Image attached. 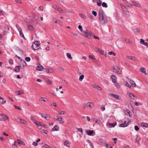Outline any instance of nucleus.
Wrapping results in <instances>:
<instances>
[{
	"label": "nucleus",
	"instance_id": "obj_60",
	"mask_svg": "<svg viewBox=\"0 0 148 148\" xmlns=\"http://www.w3.org/2000/svg\"><path fill=\"white\" fill-rule=\"evenodd\" d=\"M143 125L144 127H148V124L147 123H143Z\"/></svg>",
	"mask_w": 148,
	"mask_h": 148
},
{
	"label": "nucleus",
	"instance_id": "obj_35",
	"mask_svg": "<svg viewBox=\"0 0 148 148\" xmlns=\"http://www.w3.org/2000/svg\"><path fill=\"white\" fill-rule=\"evenodd\" d=\"M67 56L68 58L71 59H72V58L71 57V55L70 53H67Z\"/></svg>",
	"mask_w": 148,
	"mask_h": 148
},
{
	"label": "nucleus",
	"instance_id": "obj_15",
	"mask_svg": "<svg viewBox=\"0 0 148 148\" xmlns=\"http://www.w3.org/2000/svg\"><path fill=\"white\" fill-rule=\"evenodd\" d=\"M107 125L108 126H110V127H114L116 125V123L115 122L114 123H107Z\"/></svg>",
	"mask_w": 148,
	"mask_h": 148
},
{
	"label": "nucleus",
	"instance_id": "obj_27",
	"mask_svg": "<svg viewBox=\"0 0 148 148\" xmlns=\"http://www.w3.org/2000/svg\"><path fill=\"white\" fill-rule=\"evenodd\" d=\"M127 58L131 60H135V57H132L131 56H127Z\"/></svg>",
	"mask_w": 148,
	"mask_h": 148
},
{
	"label": "nucleus",
	"instance_id": "obj_40",
	"mask_svg": "<svg viewBox=\"0 0 148 148\" xmlns=\"http://www.w3.org/2000/svg\"><path fill=\"white\" fill-rule=\"evenodd\" d=\"M125 85L126 86H127L128 87L130 88H131V86L127 82H125Z\"/></svg>",
	"mask_w": 148,
	"mask_h": 148
},
{
	"label": "nucleus",
	"instance_id": "obj_29",
	"mask_svg": "<svg viewBox=\"0 0 148 148\" xmlns=\"http://www.w3.org/2000/svg\"><path fill=\"white\" fill-rule=\"evenodd\" d=\"M35 124L37 126L39 127L41 125H43L42 124V123H41L40 122H38L37 121L36 123Z\"/></svg>",
	"mask_w": 148,
	"mask_h": 148
},
{
	"label": "nucleus",
	"instance_id": "obj_34",
	"mask_svg": "<svg viewBox=\"0 0 148 148\" xmlns=\"http://www.w3.org/2000/svg\"><path fill=\"white\" fill-rule=\"evenodd\" d=\"M102 5L103 7L106 8H107L108 7L107 4L105 2H103L102 3Z\"/></svg>",
	"mask_w": 148,
	"mask_h": 148
},
{
	"label": "nucleus",
	"instance_id": "obj_32",
	"mask_svg": "<svg viewBox=\"0 0 148 148\" xmlns=\"http://www.w3.org/2000/svg\"><path fill=\"white\" fill-rule=\"evenodd\" d=\"M45 82L48 85L52 84L51 82L49 80H47L45 81Z\"/></svg>",
	"mask_w": 148,
	"mask_h": 148
},
{
	"label": "nucleus",
	"instance_id": "obj_37",
	"mask_svg": "<svg viewBox=\"0 0 148 148\" xmlns=\"http://www.w3.org/2000/svg\"><path fill=\"white\" fill-rule=\"evenodd\" d=\"M58 113L60 114H65L66 113V112L64 111H60Z\"/></svg>",
	"mask_w": 148,
	"mask_h": 148
},
{
	"label": "nucleus",
	"instance_id": "obj_42",
	"mask_svg": "<svg viewBox=\"0 0 148 148\" xmlns=\"http://www.w3.org/2000/svg\"><path fill=\"white\" fill-rule=\"evenodd\" d=\"M97 3L98 6H100L101 4V2L100 1L97 0Z\"/></svg>",
	"mask_w": 148,
	"mask_h": 148
},
{
	"label": "nucleus",
	"instance_id": "obj_57",
	"mask_svg": "<svg viewBox=\"0 0 148 148\" xmlns=\"http://www.w3.org/2000/svg\"><path fill=\"white\" fill-rule=\"evenodd\" d=\"M41 132L45 134H47V130H41Z\"/></svg>",
	"mask_w": 148,
	"mask_h": 148
},
{
	"label": "nucleus",
	"instance_id": "obj_17",
	"mask_svg": "<svg viewBox=\"0 0 148 148\" xmlns=\"http://www.w3.org/2000/svg\"><path fill=\"white\" fill-rule=\"evenodd\" d=\"M111 77L112 79V82H113L114 83L116 82V78L115 75H112L111 76Z\"/></svg>",
	"mask_w": 148,
	"mask_h": 148
},
{
	"label": "nucleus",
	"instance_id": "obj_62",
	"mask_svg": "<svg viewBox=\"0 0 148 148\" xmlns=\"http://www.w3.org/2000/svg\"><path fill=\"white\" fill-rule=\"evenodd\" d=\"M89 57L91 59H93V60L95 59V58L93 56H90Z\"/></svg>",
	"mask_w": 148,
	"mask_h": 148
},
{
	"label": "nucleus",
	"instance_id": "obj_28",
	"mask_svg": "<svg viewBox=\"0 0 148 148\" xmlns=\"http://www.w3.org/2000/svg\"><path fill=\"white\" fill-rule=\"evenodd\" d=\"M31 120L35 124L37 122V121L36 120V119L33 116L31 117L30 118Z\"/></svg>",
	"mask_w": 148,
	"mask_h": 148
},
{
	"label": "nucleus",
	"instance_id": "obj_24",
	"mask_svg": "<svg viewBox=\"0 0 148 148\" xmlns=\"http://www.w3.org/2000/svg\"><path fill=\"white\" fill-rule=\"evenodd\" d=\"M123 10L126 15H128L129 13L128 11L126 8Z\"/></svg>",
	"mask_w": 148,
	"mask_h": 148
},
{
	"label": "nucleus",
	"instance_id": "obj_12",
	"mask_svg": "<svg viewBox=\"0 0 148 148\" xmlns=\"http://www.w3.org/2000/svg\"><path fill=\"white\" fill-rule=\"evenodd\" d=\"M140 43L141 44L146 46L148 48V43L145 42L144 40L142 39H140Z\"/></svg>",
	"mask_w": 148,
	"mask_h": 148
},
{
	"label": "nucleus",
	"instance_id": "obj_63",
	"mask_svg": "<svg viewBox=\"0 0 148 148\" xmlns=\"http://www.w3.org/2000/svg\"><path fill=\"white\" fill-rule=\"evenodd\" d=\"M120 5L122 8V10L124 9L125 8V7L123 4H121Z\"/></svg>",
	"mask_w": 148,
	"mask_h": 148
},
{
	"label": "nucleus",
	"instance_id": "obj_58",
	"mask_svg": "<svg viewBox=\"0 0 148 148\" xmlns=\"http://www.w3.org/2000/svg\"><path fill=\"white\" fill-rule=\"evenodd\" d=\"M39 10H40L43 11V7L42 6H41L39 8Z\"/></svg>",
	"mask_w": 148,
	"mask_h": 148
},
{
	"label": "nucleus",
	"instance_id": "obj_61",
	"mask_svg": "<svg viewBox=\"0 0 148 148\" xmlns=\"http://www.w3.org/2000/svg\"><path fill=\"white\" fill-rule=\"evenodd\" d=\"M9 62L10 64H12L13 63V61L12 59H9Z\"/></svg>",
	"mask_w": 148,
	"mask_h": 148
},
{
	"label": "nucleus",
	"instance_id": "obj_1",
	"mask_svg": "<svg viewBox=\"0 0 148 148\" xmlns=\"http://www.w3.org/2000/svg\"><path fill=\"white\" fill-rule=\"evenodd\" d=\"M103 11L101 9L99 11V18L101 21H103V23H105L107 21L106 17L103 16Z\"/></svg>",
	"mask_w": 148,
	"mask_h": 148
},
{
	"label": "nucleus",
	"instance_id": "obj_33",
	"mask_svg": "<svg viewBox=\"0 0 148 148\" xmlns=\"http://www.w3.org/2000/svg\"><path fill=\"white\" fill-rule=\"evenodd\" d=\"M129 95L132 99H134L135 96L134 95H133L132 94V93H129Z\"/></svg>",
	"mask_w": 148,
	"mask_h": 148
},
{
	"label": "nucleus",
	"instance_id": "obj_50",
	"mask_svg": "<svg viewBox=\"0 0 148 148\" xmlns=\"http://www.w3.org/2000/svg\"><path fill=\"white\" fill-rule=\"evenodd\" d=\"M92 14L95 16H96L97 15V13L96 12L94 11H92Z\"/></svg>",
	"mask_w": 148,
	"mask_h": 148
},
{
	"label": "nucleus",
	"instance_id": "obj_51",
	"mask_svg": "<svg viewBox=\"0 0 148 148\" xmlns=\"http://www.w3.org/2000/svg\"><path fill=\"white\" fill-rule=\"evenodd\" d=\"M134 129L135 130L137 131L139 130V128L136 125L134 127Z\"/></svg>",
	"mask_w": 148,
	"mask_h": 148
},
{
	"label": "nucleus",
	"instance_id": "obj_48",
	"mask_svg": "<svg viewBox=\"0 0 148 148\" xmlns=\"http://www.w3.org/2000/svg\"><path fill=\"white\" fill-rule=\"evenodd\" d=\"M88 34L91 35L93 36V35H94L90 31H88Z\"/></svg>",
	"mask_w": 148,
	"mask_h": 148
},
{
	"label": "nucleus",
	"instance_id": "obj_5",
	"mask_svg": "<svg viewBox=\"0 0 148 148\" xmlns=\"http://www.w3.org/2000/svg\"><path fill=\"white\" fill-rule=\"evenodd\" d=\"M84 107V108L85 109L88 107L92 108L94 107V104L92 102H88L85 104Z\"/></svg>",
	"mask_w": 148,
	"mask_h": 148
},
{
	"label": "nucleus",
	"instance_id": "obj_55",
	"mask_svg": "<svg viewBox=\"0 0 148 148\" xmlns=\"http://www.w3.org/2000/svg\"><path fill=\"white\" fill-rule=\"evenodd\" d=\"M78 28L82 32H83L82 28V26L79 25L78 26Z\"/></svg>",
	"mask_w": 148,
	"mask_h": 148
},
{
	"label": "nucleus",
	"instance_id": "obj_59",
	"mask_svg": "<svg viewBox=\"0 0 148 148\" xmlns=\"http://www.w3.org/2000/svg\"><path fill=\"white\" fill-rule=\"evenodd\" d=\"M32 25H29L28 26V28L29 29L31 30L32 29Z\"/></svg>",
	"mask_w": 148,
	"mask_h": 148
},
{
	"label": "nucleus",
	"instance_id": "obj_21",
	"mask_svg": "<svg viewBox=\"0 0 148 148\" xmlns=\"http://www.w3.org/2000/svg\"><path fill=\"white\" fill-rule=\"evenodd\" d=\"M132 3H133V5H134V6L138 7L139 8H140L141 7L140 5L139 4L135 2H132Z\"/></svg>",
	"mask_w": 148,
	"mask_h": 148
},
{
	"label": "nucleus",
	"instance_id": "obj_25",
	"mask_svg": "<svg viewBox=\"0 0 148 148\" xmlns=\"http://www.w3.org/2000/svg\"><path fill=\"white\" fill-rule=\"evenodd\" d=\"M21 63L22 64V65L23 66V67H24L26 66V64L24 60H21Z\"/></svg>",
	"mask_w": 148,
	"mask_h": 148
},
{
	"label": "nucleus",
	"instance_id": "obj_43",
	"mask_svg": "<svg viewBox=\"0 0 148 148\" xmlns=\"http://www.w3.org/2000/svg\"><path fill=\"white\" fill-rule=\"evenodd\" d=\"M79 15L83 18L85 19L86 18V16L83 14H79Z\"/></svg>",
	"mask_w": 148,
	"mask_h": 148
},
{
	"label": "nucleus",
	"instance_id": "obj_46",
	"mask_svg": "<svg viewBox=\"0 0 148 148\" xmlns=\"http://www.w3.org/2000/svg\"><path fill=\"white\" fill-rule=\"evenodd\" d=\"M25 60L26 61L29 62L30 60V58L29 57H27L25 58Z\"/></svg>",
	"mask_w": 148,
	"mask_h": 148
},
{
	"label": "nucleus",
	"instance_id": "obj_20",
	"mask_svg": "<svg viewBox=\"0 0 148 148\" xmlns=\"http://www.w3.org/2000/svg\"><path fill=\"white\" fill-rule=\"evenodd\" d=\"M17 28L18 29L19 31L20 36L23 37L24 38V35L23 33H22V31L21 30H20V28L19 27H18Z\"/></svg>",
	"mask_w": 148,
	"mask_h": 148
},
{
	"label": "nucleus",
	"instance_id": "obj_9",
	"mask_svg": "<svg viewBox=\"0 0 148 148\" xmlns=\"http://www.w3.org/2000/svg\"><path fill=\"white\" fill-rule=\"evenodd\" d=\"M86 134L88 135L93 136L95 134H93L94 133V132L93 130H87L86 132Z\"/></svg>",
	"mask_w": 148,
	"mask_h": 148
},
{
	"label": "nucleus",
	"instance_id": "obj_44",
	"mask_svg": "<svg viewBox=\"0 0 148 148\" xmlns=\"http://www.w3.org/2000/svg\"><path fill=\"white\" fill-rule=\"evenodd\" d=\"M108 54L110 55L113 54L114 56H116V54L113 51H110L109 52Z\"/></svg>",
	"mask_w": 148,
	"mask_h": 148
},
{
	"label": "nucleus",
	"instance_id": "obj_31",
	"mask_svg": "<svg viewBox=\"0 0 148 148\" xmlns=\"http://www.w3.org/2000/svg\"><path fill=\"white\" fill-rule=\"evenodd\" d=\"M69 141L68 140H66L64 144L65 145H66L67 147H69Z\"/></svg>",
	"mask_w": 148,
	"mask_h": 148
},
{
	"label": "nucleus",
	"instance_id": "obj_38",
	"mask_svg": "<svg viewBox=\"0 0 148 148\" xmlns=\"http://www.w3.org/2000/svg\"><path fill=\"white\" fill-rule=\"evenodd\" d=\"M88 30L86 31V32L85 31H83L82 32L83 33V34L85 36H86V35L88 34Z\"/></svg>",
	"mask_w": 148,
	"mask_h": 148
},
{
	"label": "nucleus",
	"instance_id": "obj_52",
	"mask_svg": "<svg viewBox=\"0 0 148 148\" xmlns=\"http://www.w3.org/2000/svg\"><path fill=\"white\" fill-rule=\"evenodd\" d=\"M14 106L15 108L16 109H17L19 110H21V108H20L19 107H18V106H16L15 105H14Z\"/></svg>",
	"mask_w": 148,
	"mask_h": 148
},
{
	"label": "nucleus",
	"instance_id": "obj_39",
	"mask_svg": "<svg viewBox=\"0 0 148 148\" xmlns=\"http://www.w3.org/2000/svg\"><path fill=\"white\" fill-rule=\"evenodd\" d=\"M84 75H82L80 76L79 80L80 81H81L84 78Z\"/></svg>",
	"mask_w": 148,
	"mask_h": 148
},
{
	"label": "nucleus",
	"instance_id": "obj_10",
	"mask_svg": "<svg viewBox=\"0 0 148 148\" xmlns=\"http://www.w3.org/2000/svg\"><path fill=\"white\" fill-rule=\"evenodd\" d=\"M16 120L19 123H21L24 124H25L26 123V122L25 121L21 119L18 118L16 119Z\"/></svg>",
	"mask_w": 148,
	"mask_h": 148
},
{
	"label": "nucleus",
	"instance_id": "obj_30",
	"mask_svg": "<svg viewBox=\"0 0 148 148\" xmlns=\"http://www.w3.org/2000/svg\"><path fill=\"white\" fill-rule=\"evenodd\" d=\"M45 72L47 73H51L53 72V71L51 69H47L45 71Z\"/></svg>",
	"mask_w": 148,
	"mask_h": 148
},
{
	"label": "nucleus",
	"instance_id": "obj_6",
	"mask_svg": "<svg viewBox=\"0 0 148 148\" xmlns=\"http://www.w3.org/2000/svg\"><path fill=\"white\" fill-rule=\"evenodd\" d=\"M53 8L55 9L56 10L60 12V13H63V10L58 6L56 5H54L53 6Z\"/></svg>",
	"mask_w": 148,
	"mask_h": 148
},
{
	"label": "nucleus",
	"instance_id": "obj_18",
	"mask_svg": "<svg viewBox=\"0 0 148 148\" xmlns=\"http://www.w3.org/2000/svg\"><path fill=\"white\" fill-rule=\"evenodd\" d=\"M20 68H21V66H17L15 67L14 71L16 72H18L19 71Z\"/></svg>",
	"mask_w": 148,
	"mask_h": 148
},
{
	"label": "nucleus",
	"instance_id": "obj_7",
	"mask_svg": "<svg viewBox=\"0 0 148 148\" xmlns=\"http://www.w3.org/2000/svg\"><path fill=\"white\" fill-rule=\"evenodd\" d=\"M40 114L42 117L44 118L47 120H50V116L49 115L47 114L42 113H41Z\"/></svg>",
	"mask_w": 148,
	"mask_h": 148
},
{
	"label": "nucleus",
	"instance_id": "obj_54",
	"mask_svg": "<svg viewBox=\"0 0 148 148\" xmlns=\"http://www.w3.org/2000/svg\"><path fill=\"white\" fill-rule=\"evenodd\" d=\"M22 92L21 90H19L17 92V95H20V94H22Z\"/></svg>",
	"mask_w": 148,
	"mask_h": 148
},
{
	"label": "nucleus",
	"instance_id": "obj_4",
	"mask_svg": "<svg viewBox=\"0 0 148 148\" xmlns=\"http://www.w3.org/2000/svg\"><path fill=\"white\" fill-rule=\"evenodd\" d=\"M113 70L115 72H116L118 74H121V71L120 70L119 68L117 66H114L113 67Z\"/></svg>",
	"mask_w": 148,
	"mask_h": 148
},
{
	"label": "nucleus",
	"instance_id": "obj_19",
	"mask_svg": "<svg viewBox=\"0 0 148 148\" xmlns=\"http://www.w3.org/2000/svg\"><path fill=\"white\" fill-rule=\"evenodd\" d=\"M93 87L99 90H101L102 89L100 86H98V85L94 84L93 86Z\"/></svg>",
	"mask_w": 148,
	"mask_h": 148
},
{
	"label": "nucleus",
	"instance_id": "obj_23",
	"mask_svg": "<svg viewBox=\"0 0 148 148\" xmlns=\"http://www.w3.org/2000/svg\"><path fill=\"white\" fill-rule=\"evenodd\" d=\"M6 102V100H4L3 98L0 100V103L2 104H4Z\"/></svg>",
	"mask_w": 148,
	"mask_h": 148
},
{
	"label": "nucleus",
	"instance_id": "obj_36",
	"mask_svg": "<svg viewBox=\"0 0 148 148\" xmlns=\"http://www.w3.org/2000/svg\"><path fill=\"white\" fill-rule=\"evenodd\" d=\"M133 31L135 33H137L140 32L139 30L136 28H134L133 29Z\"/></svg>",
	"mask_w": 148,
	"mask_h": 148
},
{
	"label": "nucleus",
	"instance_id": "obj_56",
	"mask_svg": "<svg viewBox=\"0 0 148 148\" xmlns=\"http://www.w3.org/2000/svg\"><path fill=\"white\" fill-rule=\"evenodd\" d=\"M45 99H46L45 98L41 97L40 100L42 101H44V102H45Z\"/></svg>",
	"mask_w": 148,
	"mask_h": 148
},
{
	"label": "nucleus",
	"instance_id": "obj_11",
	"mask_svg": "<svg viewBox=\"0 0 148 148\" xmlns=\"http://www.w3.org/2000/svg\"><path fill=\"white\" fill-rule=\"evenodd\" d=\"M54 119L59 121V123L61 124H63L64 123V121L62 120V118L60 117H58L57 119L54 118Z\"/></svg>",
	"mask_w": 148,
	"mask_h": 148
},
{
	"label": "nucleus",
	"instance_id": "obj_47",
	"mask_svg": "<svg viewBox=\"0 0 148 148\" xmlns=\"http://www.w3.org/2000/svg\"><path fill=\"white\" fill-rule=\"evenodd\" d=\"M53 21L55 23H58L59 20L55 18H53Z\"/></svg>",
	"mask_w": 148,
	"mask_h": 148
},
{
	"label": "nucleus",
	"instance_id": "obj_49",
	"mask_svg": "<svg viewBox=\"0 0 148 148\" xmlns=\"http://www.w3.org/2000/svg\"><path fill=\"white\" fill-rule=\"evenodd\" d=\"M115 85L116 86L117 88H119L120 87V86L116 82H114Z\"/></svg>",
	"mask_w": 148,
	"mask_h": 148
},
{
	"label": "nucleus",
	"instance_id": "obj_26",
	"mask_svg": "<svg viewBox=\"0 0 148 148\" xmlns=\"http://www.w3.org/2000/svg\"><path fill=\"white\" fill-rule=\"evenodd\" d=\"M17 142L18 144L21 145V144H22L23 145H25V143H23V142H22L21 140L18 139V140H17Z\"/></svg>",
	"mask_w": 148,
	"mask_h": 148
},
{
	"label": "nucleus",
	"instance_id": "obj_13",
	"mask_svg": "<svg viewBox=\"0 0 148 148\" xmlns=\"http://www.w3.org/2000/svg\"><path fill=\"white\" fill-rule=\"evenodd\" d=\"M44 69L43 67L40 65L36 67V69L38 71H42Z\"/></svg>",
	"mask_w": 148,
	"mask_h": 148
},
{
	"label": "nucleus",
	"instance_id": "obj_2",
	"mask_svg": "<svg viewBox=\"0 0 148 148\" xmlns=\"http://www.w3.org/2000/svg\"><path fill=\"white\" fill-rule=\"evenodd\" d=\"M40 43L39 41H35L32 44V47L33 49L36 50L40 48Z\"/></svg>",
	"mask_w": 148,
	"mask_h": 148
},
{
	"label": "nucleus",
	"instance_id": "obj_41",
	"mask_svg": "<svg viewBox=\"0 0 148 148\" xmlns=\"http://www.w3.org/2000/svg\"><path fill=\"white\" fill-rule=\"evenodd\" d=\"M140 71L141 72L143 73H145L146 70L143 68H141L140 69Z\"/></svg>",
	"mask_w": 148,
	"mask_h": 148
},
{
	"label": "nucleus",
	"instance_id": "obj_64",
	"mask_svg": "<svg viewBox=\"0 0 148 148\" xmlns=\"http://www.w3.org/2000/svg\"><path fill=\"white\" fill-rule=\"evenodd\" d=\"M17 144H18V143H17V141H16L14 142V145H14L16 147H17Z\"/></svg>",
	"mask_w": 148,
	"mask_h": 148
},
{
	"label": "nucleus",
	"instance_id": "obj_3",
	"mask_svg": "<svg viewBox=\"0 0 148 148\" xmlns=\"http://www.w3.org/2000/svg\"><path fill=\"white\" fill-rule=\"evenodd\" d=\"M131 123V121L129 119H127V121H125L124 122V123H122L120 124L119 125L120 127H125L127 126L129 123Z\"/></svg>",
	"mask_w": 148,
	"mask_h": 148
},
{
	"label": "nucleus",
	"instance_id": "obj_53",
	"mask_svg": "<svg viewBox=\"0 0 148 148\" xmlns=\"http://www.w3.org/2000/svg\"><path fill=\"white\" fill-rule=\"evenodd\" d=\"M77 129L78 131L80 132L81 133L83 134V130L82 128H78Z\"/></svg>",
	"mask_w": 148,
	"mask_h": 148
},
{
	"label": "nucleus",
	"instance_id": "obj_16",
	"mask_svg": "<svg viewBox=\"0 0 148 148\" xmlns=\"http://www.w3.org/2000/svg\"><path fill=\"white\" fill-rule=\"evenodd\" d=\"M129 82L131 84V86H132L134 87L136 86V85L135 82L133 80H130Z\"/></svg>",
	"mask_w": 148,
	"mask_h": 148
},
{
	"label": "nucleus",
	"instance_id": "obj_14",
	"mask_svg": "<svg viewBox=\"0 0 148 148\" xmlns=\"http://www.w3.org/2000/svg\"><path fill=\"white\" fill-rule=\"evenodd\" d=\"M0 116L3 117L2 118L4 120H5L6 119H8V120L9 121V118L5 114H0Z\"/></svg>",
	"mask_w": 148,
	"mask_h": 148
},
{
	"label": "nucleus",
	"instance_id": "obj_8",
	"mask_svg": "<svg viewBox=\"0 0 148 148\" xmlns=\"http://www.w3.org/2000/svg\"><path fill=\"white\" fill-rule=\"evenodd\" d=\"M111 95L114 98L118 100H121V97L119 95L113 94H111Z\"/></svg>",
	"mask_w": 148,
	"mask_h": 148
},
{
	"label": "nucleus",
	"instance_id": "obj_45",
	"mask_svg": "<svg viewBox=\"0 0 148 148\" xmlns=\"http://www.w3.org/2000/svg\"><path fill=\"white\" fill-rule=\"evenodd\" d=\"M43 147H45L46 148H51V147L50 146L47 144H45L43 146Z\"/></svg>",
	"mask_w": 148,
	"mask_h": 148
},
{
	"label": "nucleus",
	"instance_id": "obj_22",
	"mask_svg": "<svg viewBox=\"0 0 148 148\" xmlns=\"http://www.w3.org/2000/svg\"><path fill=\"white\" fill-rule=\"evenodd\" d=\"M59 127L57 125L55 126L52 129L53 131H58L59 130Z\"/></svg>",
	"mask_w": 148,
	"mask_h": 148
}]
</instances>
